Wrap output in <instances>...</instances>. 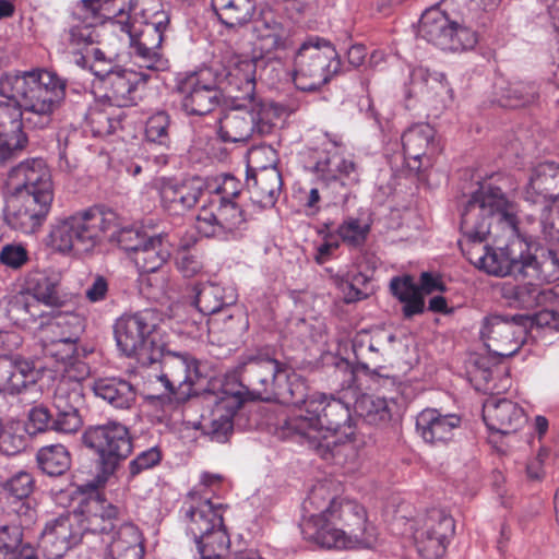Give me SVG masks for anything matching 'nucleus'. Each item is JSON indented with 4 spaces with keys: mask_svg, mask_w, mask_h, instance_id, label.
I'll return each instance as SVG.
<instances>
[{
    "mask_svg": "<svg viewBox=\"0 0 559 559\" xmlns=\"http://www.w3.org/2000/svg\"><path fill=\"white\" fill-rule=\"evenodd\" d=\"M462 419L456 414H442L437 408H426L416 417V432L428 444L442 447L454 440Z\"/></svg>",
    "mask_w": 559,
    "mask_h": 559,
    "instance_id": "bb28decb",
    "label": "nucleus"
},
{
    "mask_svg": "<svg viewBox=\"0 0 559 559\" xmlns=\"http://www.w3.org/2000/svg\"><path fill=\"white\" fill-rule=\"evenodd\" d=\"M168 25L169 15L164 11L155 13L152 22H143L120 8L108 24L109 31L129 46L139 68L153 72L165 71L169 67L159 51Z\"/></svg>",
    "mask_w": 559,
    "mask_h": 559,
    "instance_id": "0eeeda50",
    "label": "nucleus"
},
{
    "mask_svg": "<svg viewBox=\"0 0 559 559\" xmlns=\"http://www.w3.org/2000/svg\"><path fill=\"white\" fill-rule=\"evenodd\" d=\"M341 70L334 46L319 36H309L294 58V83L305 92L317 91Z\"/></svg>",
    "mask_w": 559,
    "mask_h": 559,
    "instance_id": "6e6552de",
    "label": "nucleus"
},
{
    "mask_svg": "<svg viewBox=\"0 0 559 559\" xmlns=\"http://www.w3.org/2000/svg\"><path fill=\"white\" fill-rule=\"evenodd\" d=\"M116 0H83L81 16L84 25H76L70 29V46L73 60L76 53H84L86 49L98 43L97 25H104L109 31V22L114 20L117 8Z\"/></svg>",
    "mask_w": 559,
    "mask_h": 559,
    "instance_id": "aec40b11",
    "label": "nucleus"
},
{
    "mask_svg": "<svg viewBox=\"0 0 559 559\" xmlns=\"http://www.w3.org/2000/svg\"><path fill=\"white\" fill-rule=\"evenodd\" d=\"M276 151L267 145L253 147L249 152L247 187L253 203L261 207H272L283 187L282 175L276 167Z\"/></svg>",
    "mask_w": 559,
    "mask_h": 559,
    "instance_id": "f8f14e48",
    "label": "nucleus"
},
{
    "mask_svg": "<svg viewBox=\"0 0 559 559\" xmlns=\"http://www.w3.org/2000/svg\"><path fill=\"white\" fill-rule=\"evenodd\" d=\"M273 116L271 106L259 98L233 99L231 107L218 121L219 138L224 142L240 143L270 134L274 128Z\"/></svg>",
    "mask_w": 559,
    "mask_h": 559,
    "instance_id": "9d476101",
    "label": "nucleus"
},
{
    "mask_svg": "<svg viewBox=\"0 0 559 559\" xmlns=\"http://www.w3.org/2000/svg\"><path fill=\"white\" fill-rule=\"evenodd\" d=\"M3 488L13 498L22 500L33 492L34 478L29 473L20 471L4 483Z\"/></svg>",
    "mask_w": 559,
    "mask_h": 559,
    "instance_id": "052dcab7",
    "label": "nucleus"
},
{
    "mask_svg": "<svg viewBox=\"0 0 559 559\" xmlns=\"http://www.w3.org/2000/svg\"><path fill=\"white\" fill-rule=\"evenodd\" d=\"M242 400L238 395L221 399L212 409L210 417L203 419L202 428L213 441L225 442L233 432V418L240 408Z\"/></svg>",
    "mask_w": 559,
    "mask_h": 559,
    "instance_id": "72a5a7b5",
    "label": "nucleus"
},
{
    "mask_svg": "<svg viewBox=\"0 0 559 559\" xmlns=\"http://www.w3.org/2000/svg\"><path fill=\"white\" fill-rule=\"evenodd\" d=\"M83 378L81 372L62 374L55 389L52 401L60 400L66 404L80 405L83 400L80 380Z\"/></svg>",
    "mask_w": 559,
    "mask_h": 559,
    "instance_id": "864d4df0",
    "label": "nucleus"
},
{
    "mask_svg": "<svg viewBox=\"0 0 559 559\" xmlns=\"http://www.w3.org/2000/svg\"><path fill=\"white\" fill-rule=\"evenodd\" d=\"M435 134L433 128L427 123L413 126L403 133V151L411 169L419 170L424 160L430 163L437 153Z\"/></svg>",
    "mask_w": 559,
    "mask_h": 559,
    "instance_id": "2f4dec72",
    "label": "nucleus"
},
{
    "mask_svg": "<svg viewBox=\"0 0 559 559\" xmlns=\"http://www.w3.org/2000/svg\"><path fill=\"white\" fill-rule=\"evenodd\" d=\"M27 292L34 297L37 306L43 304L48 307H61L64 297L59 293L58 281L45 273L33 274L27 282Z\"/></svg>",
    "mask_w": 559,
    "mask_h": 559,
    "instance_id": "a18cd8bd",
    "label": "nucleus"
},
{
    "mask_svg": "<svg viewBox=\"0 0 559 559\" xmlns=\"http://www.w3.org/2000/svg\"><path fill=\"white\" fill-rule=\"evenodd\" d=\"M85 328V319L76 312H59L44 329V333L78 341Z\"/></svg>",
    "mask_w": 559,
    "mask_h": 559,
    "instance_id": "de8ad7c7",
    "label": "nucleus"
},
{
    "mask_svg": "<svg viewBox=\"0 0 559 559\" xmlns=\"http://www.w3.org/2000/svg\"><path fill=\"white\" fill-rule=\"evenodd\" d=\"M25 445V439L22 435L15 433L12 428H3L0 431V453L4 455H14Z\"/></svg>",
    "mask_w": 559,
    "mask_h": 559,
    "instance_id": "774afa93",
    "label": "nucleus"
},
{
    "mask_svg": "<svg viewBox=\"0 0 559 559\" xmlns=\"http://www.w3.org/2000/svg\"><path fill=\"white\" fill-rule=\"evenodd\" d=\"M117 226L118 216L114 211L91 207L56 218L50 224L47 246L56 252L80 257L91 253Z\"/></svg>",
    "mask_w": 559,
    "mask_h": 559,
    "instance_id": "423d86ee",
    "label": "nucleus"
},
{
    "mask_svg": "<svg viewBox=\"0 0 559 559\" xmlns=\"http://www.w3.org/2000/svg\"><path fill=\"white\" fill-rule=\"evenodd\" d=\"M51 203L29 193L13 192L8 200L5 221L13 229L32 234L46 221Z\"/></svg>",
    "mask_w": 559,
    "mask_h": 559,
    "instance_id": "393cba45",
    "label": "nucleus"
},
{
    "mask_svg": "<svg viewBox=\"0 0 559 559\" xmlns=\"http://www.w3.org/2000/svg\"><path fill=\"white\" fill-rule=\"evenodd\" d=\"M170 246L166 235L148 236L131 259L141 272L155 273L169 259Z\"/></svg>",
    "mask_w": 559,
    "mask_h": 559,
    "instance_id": "58836bf2",
    "label": "nucleus"
},
{
    "mask_svg": "<svg viewBox=\"0 0 559 559\" xmlns=\"http://www.w3.org/2000/svg\"><path fill=\"white\" fill-rule=\"evenodd\" d=\"M8 186L13 192L53 201L51 171L43 158H28L14 166L8 174Z\"/></svg>",
    "mask_w": 559,
    "mask_h": 559,
    "instance_id": "4be33fe9",
    "label": "nucleus"
},
{
    "mask_svg": "<svg viewBox=\"0 0 559 559\" xmlns=\"http://www.w3.org/2000/svg\"><path fill=\"white\" fill-rule=\"evenodd\" d=\"M317 182L331 201L345 200L348 187L359 182V166L350 156L329 152L313 167Z\"/></svg>",
    "mask_w": 559,
    "mask_h": 559,
    "instance_id": "a211bd4d",
    "label": "nucleus"
},
{
    "mask_svg": "<svg viewBox=\"0 0 559 559\" xmlns=\"http://www.w3.org/2000/svg\"><path fill=\"white\" fill-rule=\"evenodd\" d=\"M453 518L441 509L428 510L415 521L413 533L416 549L424 559H439L454 535Z\"/></svg>",
    "mask_w": 559,
    "mask_h": 559,
    "instance_id": "f3484780",
    "label": "nucleus"
},
{
    "mask_svg": "<svg viewBox=\"0 0 559 559\" xmlns=\"http://www.w3.org/2000/svg\"><path fill=\"white\" fill-rule=\"evenodd\" d=\"M73 513L81 518L82 537L86 533H92L104 534L105 538H108L119 518L120 510L96 497L84 500L78 509L73 510Z\"/></svg>",
    "mask_w": 559,
    "mask_h": 559,
    "instance_id": "7c9ffc66",
    "label": "nucleus"
},
{
    "mask_svg": "<svg viewBox=\"0 0 559 559\" xmlns=\"http://www.w3.org/2000/svg\"><path fill=\"white\" fill-rule=\"evenodd\" d=\"M139 74L127 69H117L105 82L106 97L117 107H128L135 104Z\"/></svg>",
    "mask_w": 559,
    "mask_h": 559,
    "instance_id": "ea45409f",
    "label": "nucleus"
},
{
    "mask_svg": "<svg viewBox=\"0 0 559 559\" xmlns=\"http://www.w3.org/2000/svg\"><path fill=\"white\" fill-rule=\"evenodd\" d=\"M187 530L193 538L204 537L223 524V504H215L210 497H202L198 490H191L185 502Z\"/></svg>",
    "mask_w": 559,
    "mask_h": 559,
    "instance_id": "a878e982",
    "label": "nucleus"
},
{
    "mask_svg": "<svg viewBox=\"0 0 559 559\" xmlns=\"http://www.w3.org/2000/svg\"><path fill=\"white\" fill-rule=\"evenodd\" d=\"M94 394L117 409H130L136 401V390L121 378H100L93 382Z\"/></svg>",
    "mask_w": 559,
    "mask_h": 559,
    "instance_id": "e433bc0d",
    "label": "nucleus"
},
{
    "mask_svg": "<svg viewBox=\"0 0 559 559\" xmlns=\"http://www.w3.org/2000/svg\"><path fill=\"white\" fill-rule=\"evenodd\" d=\"M526 202L539 205L542 210L559 201V165L556 163H542L537 165L530 176L523 190Z\"/></svg>",
    "mask_w": 559,
    "mask_h": 559,
    "instance_id": "cd10ccee",
    "label": "nucleus"
},
{
    "mask_svg": "<svg viewBox=\"0 0 559 559\" xmlns=\"http://www.w3.org/2000/svg\"><path fill=\"white\" fill-rule=\"evenodd\" d=\"M247 219L237 202L207 200L195 219L197 230L204 237L226 240L246 229Z\"/></svg>",
    "mask_w": 559,
    "mask_h": 559,
    "instance_id": "dca6fc26",
    "label": "nucleus"
},
{
    "mask_svg": "<svg viewBox=\"0 0 559 559\" xmlns=\"http://www.w3.org/2000/svg\"><path fill=\"white\" fill-rule=\"evenodd\" d=\"M212 7L219 21L227 27L247 24L255 10L254 0H212Z\"/></svg>",
    "mask_w": 559,
    "mask_h": 559,
    "instance_id": "c03bdc74",
    "label": "nucleus"
},
{
    "mask_svg": "<svg viewBox=\"0 0 559 559\" xmlns=\"http://www.w3.org/2000/svg\"><path fill=\"white\" fill-rule=\"evenodd\" d=\"M28 260V252L22 245L9 243L0 251V262L12 269H20Z\"/></svg>",
    "mask_w": 559,
    "mask_h": 559,
    "instance_id": "e2e57ef3",
    "label": "nucleus"
},
{
    "mask_svg": "<svg viewBox=\"0 0 559 559\" xmlns=\"http://www.w3.org/2000/svg\"><path fill=\"white\" fill-rule=\"evenodd\" d=\"M169 127L170 118L166 112L159 111L152 115L146 121V140L151 143L168 147L170 144Z\"/></svg>",
    "mask_w": 559,
    "mask_h": 559,
    "instance_id": "5fc2aeb1",
    "label": "nucleus"
},
{
    "mask_svg": "<svg viewBox=\"0 0 559 559\" xmlns=\"http://www.w3.org/2000/svg\"><path fill=\"white\" fill-rule=\"evenodd\" d=\"M37 462L41 471L47 475L59 476L69 469L71 456L63 444H50L39 449Z\"/></svg>",
    "mask_w": 559,
    "mask_h": 559,
    "instance_id": "49530a36",
    "label": "nucleus"
},
{
    "mask_svg": "<svg viewBox=\"0 0 559 559\" xmlns=\"http://www.w3.org/2000/svg\"><path fill=\"white\" fill-rule=\"evenodd\" d=\"M537 91L534 84L522 81L512 82L502 94L504 105L520 107L535 100Z\"/></svg>",
    "mask_w": 559,
    "mask_h": 559,
    "instance_id": "6e6d98bb",
    "label": "nucleus"
},
{
    "mask_svg": "<svg viewBox=\"0 0 559 559\" xmlns=\"http://www.w3.org/2000/svg\"><path fill=\"white\" fill-rule=\"evenodd\" d=\"M519 221L516 205L510 202L502 190L484 186L473 193L461 215L462 247L486 241L495 233L514 235Z\"/></svg>",
    "mask_w": 559,
    "mask_h": 559,
    "instance_id": "20e7f679",
    "label": "nucleus"
},
{
    "mask_svg": "<svg viewBox=\"0 0 559 559\" xmlns=\"http://www.w3.org/2000/svg\"><path fill=\"white\" fill-rule=\"evenodd\" d=\"M38 377L33 361L19 355H0V392L20 394L35 384Z\"/></svg>",
    "mask_w": 559,
    "mask_h": 559,
    "instance_id": "c85d7f7f",
    "label": "nucleus"
},
{
    "mask_svg": "<svg viewBox=\"0 0 559 559\" xmlns=\"http://www.w3.org/2000/svg\"><path fill=\"white\" fill-rule=\"evenodd\" d=\"M0 95L14 100L0 103V163H5L25 147L23 128L50 126L64 99L66 82L45 69L5 73L0 78Z\"/></svg>",
    "mask_w": 559,
    "mask_h": 559,
    "instance_id": "f257e3e1",
    "label": "nucleus"
},
{
    "mask_svg": "<svg viewBox=\"0 0 559 559\" xmlns=\"http://www.w3.org/2000/svg\"><path fill=\"white\" fill-rule=\"evenodd\" d=\"M209 200L236 202L239 195L241 183L231 175H223L212 179H205Z\"/></svg>",
    "mask_w": 559,
    "mask_h": 559,
    "instance_id": "3c124183",
    "label": "nucleus"
},
{
    "mask_svg": "<svg viewBox=\"0 0 559 559\" xmlns=\"http://www.w3.org/2000/svg\"><path fill=\"white\" fill-rule=\"evenodd\" d=\"M108 555L105 559H141L144 552L142 534L132 523H123L108 538Z\"/></svg>",
    "mask_w": 559,
    "mask_h": 559,
    "instance_id": "c9c22d12",
    "label": "nucleus"
},
{
    "mask_svg": "<svg viewBox=\"0 0 559 559\" xmlns=\"http://www.w3.org/2000/svg\"><path fill=\"white\" fill-rule=\"evenodd\" d=\"M157 314L145 309L132 314H123L114 325L118 348L126 356H136L144 362H156L162 353L163 343L158 340Z\"/></svg>",
    "mask_w": 559,
    "mask_h": 559,
    "instance_id": "1a4fd4ad",
    "label": "nucleus"
},
{
    "mask_svg": "<svg viewBox=\"0 0 559 559\" xmlns=\"http://www.w3.org/2000/svg\"><path fill=\"white\" fill-rule=\"evenodd\" d=\"M370 227L358 218L349 217L337 228L341 239L350 247H359L365 243Z\"/></svg>",
    "mask_w": 559,
    "mask_h": 559,
    "instance_id": "13d9d810",
    "label": "nucleus"
},
{
    "mask_svg": "<svg viewBox=\"0 0 559 559\" xmlns=\"http://www.w3.org/2000/svg\"><path fill=\"white\" fill-rule=\"evenodd\" d=\"M418 35L443 50L459 51L473 48L476 34L456 22L438 8L426 10L419 21Z\"/></svg>",
    "mask_w": 559,
    "mask_h": 559,
    "instance_id": "2eb2a0df",
    "label": "nucleus"
},
{
    "mask_svg": "<svg viewBox=\"0 0 559 559\" xmlns=\"http://www.w3.org/2000/svg\"><path fill=\"white\" fill-rule=\"evenodd\" d=\"M285 369L286 365L269 356H246L239 365V377L257 397L270 401Z\"/></svg>",
    "mask_w": 559,
    "mask_h": 559,
    "instance_id": "412c9836",
    "label": "nucleus"
},
{
    "mask_svg": "<svg viewBox=\"0 0 559 559\" xmlns=\"http://www.w3.org/2000/svg\"><path fill=\"white\" fill-rule=\"evenodd\" d=\"M540 225L546 238L559 241V203L555 209L550 205L542 210Z\"/></svg>",
    "mask_w": 559,
    "mask_h": 559,
    "instance_id": "69168bd1",
    "label": "nucleus"
},
{
    "mask_svg": "<svg viewBox=\"0 0 559 559\" xmlns=\"http://www.w3.org/2000/svg\"><path fill=\"white\" fill-rule=\"evenodd\" d=\"M287 435H299L309 440L324 460L343 463L354 454L352 415L348 405L333 395L316 392L311 394L306 414H292L282 424Z\"/></svg>",
    "mask_w": 559,
    "mask_h": 559,
    "instance_id": "f03ea898",
    "label": "nucleus"
},
{
    "mask_svg": "<svg viewBox=\"0 0 559 559\" xmlns=\"http://www.w3.org/2000/svg\"><path fill=\"white\" fill-rule=\"evenodd\" d=\"M310 397L311 394H308V385L305 379L286 367L285 377L275 388L272 399L277 400L282 404L295 406L296 411L294 414H300L301 411L306 414Z\"/></svg>",
    "mask_w": 559,
    "mask_h": 559,
    "instance_id": "79ce46f5",
    "label": "nucleus"
},
{
    "mask_svg": "<svg viewBox=\"0 0 559 559\" xmlns=\"http://www.w3.org/2000/svg\"><path fill=\"white\" fill-rule=\"evenodd\" d=\"M323 514H310L304 534L324 548H371L377 543L376 527L368 522L364 506L347 497L329 502Z\"/></svg>",
    "mask_w": 559,
    "mask_h": 559,
    "instance_id": "7ed1b4c3",
    "label": "nucleus"
},
{
    "mask_svg": "<svg viewBox=\"0 0 559 559\" xmlns=\"http://www.w3.org/2000/svg\"><path fill=\"white\" fill-rule=\"evenodd\" d=\"M22 543V530L17 525H7L0 528V550L8 557L19 550Z\"/></svg>",
    "mask_w": 559,
    "mask_h": 559,
    "instance_id": "338daca9",
    "label": "nucleus"
},
{
    "mask_svg": "<svg viewBox=\"0 0 559 559\" xmlns=\"http://www.w3.org/2000/svg\"><path fill=\"white\" fill-rule=\"evenodd\" d=\"M237 300L231 287H224L216 283H205L195 286L194 304L199 311L205 316L214 314L234 305Z\"/></svg>",
    "mask_w": 559,
    "mask_h": 559,
    "instance_id": "a19ab883",
    "label": "nucleus"
},
{
    "mask_svg": "<svg viewBox=\"0 0 559 559\" xmlns=\"http://www.w3.org/2000/svg\"><path fill=\"white\" fill-rule=\"evenodd\" d=\"M525 318L488 316L479 331L480 338L490 353L500 357L513 356L522 346L526 326Z\"/></svg>",
    "mask_w": 559,
    "mask_h": 559,
    "instance_id": "6ab92c4d",
    "label": "nucleus"
},
{
    "mask_svg": "<svg viewBox=\"0 0 559 559\" xmlns=\"http://www.w3.org/2000/svg\"><path fill=\"white\" fill-rule=\"evenodd\" d=\"M86 120L95 136L110 135L121 126L119 116L114 115L111 107L90 109Z\"/></svg>",
    "mask_w": 559,
    "mask_h": 559,
    "instance_id": "603ef678",
    "label": "nucleus"
},
{
    "mask_svg": "<svg viewBox=\"0 0 559 559\" xmlns=\"http://www.w3.org/2000/svg\"><path fill=\"white\" fill-rule=\"evenodd\" d=\"M160 374L158 380L163 383L168 397L185 401L195 394V384L203 378L200 361L189 353H176L165 349L162 345L159 356Z\"/></svg>",
    "mask_w": 559,
    "mask_h": 559,
    "instance_id": "ddd939ff",
    "label": "nucleus"
},
{
    "mask_svg": "<svg viewBox=\"0 0 559 559\" xmlns=\"http://www.w3.org/2000/svg\"><path fill=\"white\" fill-rule=\"evenodd\" d=\"M43 353L45 357L55 359L57 364L62 366V374L81 372V377L87 374L86 366L81 361H75L76 342L70 338L57 337L45 333L41 340ZM59 371V369H57Z\"/></svg>",
    "mask_w": 559,
    "mask_h": 559,
    "instance_id": "4c0bfd02",
    "label": "nucleus"
},
{
    "mask_svg": "<svg viewBox=\"0 0 559 559\" xmlns=\"http://www.w3.org/2000/svg\"><path fill=\"white\" fill-rule=\"evenodd\" d=\"M81 539V518L72 511L46 524L38 546L47 559H60Z\"/></svg>",
    "mask_w": 559,
    "mask_h": 559,
    "instance_id": "5701e85b",
    "label": "nucleus"
},
{
    "mask_svg": "<svg viewBox=\"0 0 559 559\" xmlns=\"http://www.w3.org/2000/svg\"><path fill=\"white\" fill-rule=\"evenodd\" d=\"M334 498H332L329 493V490L325 485L319 484L314 486L307 500L304 503V508L307 511H317L313 514H323L329 507V502L332 501Z\"/></svg>",
    "mask_w": 559,
    "mask_h": 559,
    "instance_id": "0e129e2a",
    "label": "nucleus"
},
{
    "mask_svg": "<svg viewBox=\"0 0 559 559\" xmlns=\"http://www.w3.org/2000/svg\"><path fill=\"white\" fill-rule=\"evenodd\" d=\"M163 209L170 214H182L191 210L206 192V181L192 177L182 181L160 177L154 182Z\"/></svg>",
    "mask_w": 559,
    "mask_h": 559,
    "instance_id": "b1692460",
    "label": "nucleus"
},
{
    "mask_svg": "<svg viewBox=\"0 0 559 559\" xmlns=\"http://www.w3.org/2000/svg\"><path fill=\"white\" fill-rule=\"evenodd\" d=\"M355 407L358 415L371 425L386 423L391 418V409L384 397L362 395Z\"/></svg>",
    "mask_w": 559,
    "mask_h": 559,
    "instance_id": "09e8293b",
    "label": "nucleus"
},
{
    "mask_svg": "<svg viewBox=\"0 0 559 559\" xmlns=\"http://www.w3.org/2000/svg\"><path fill=\"white\" fill-rule=\"evenodd\" d=\"M119 226L120 224L118 223V226L109 230L108 234L118 242L122 250L130 253V257L134 255L148 236L138 229L131 227L119 228Z\"/></svg>",
    "mask_w": 559,
    "mask_h": 559,
    "instance_id": "bf43d9fd",
    "label": "nucleus"
},
{
    "mask_svg": "<svg viewBox=\"0 0 559 559\" xmlns=\"http://www.w3.org/2000/svg\"><path fill=\"white\" fill-rule=\"evenodd\" d=\"M493 237L506 238L507 243L497 249L479 241L468 247H462L463 254L471 264L485 273L498 277L508 275H522L535 280H546L544 271L545 261L531 253L527 242L521 238L519 227L514 235L495 233Z\"/></svg>",
    "mask_w": 559,
    "mask_h": 559,
    "instance_id": "39448f33",
    "label": "nucleus"
},
{
    "mask_svg": "<svg viewBox=\"0 0 559 559\" xmlns=\"http://www.w3.org/2000/svg\"><path fill=\"white\" fill-rule=\"evenodd\" d=\"M545 292L537 285L526 283L523 285L512 286L506 290L507 298L514 299L523 308H533L544 301Z\"/></svg>",
    "mask_w": 559,
    "mask_h": 559,
    "instance_id": "4d7b16f0",
    "label": "nucleus"
},
{
    "mask_svg": "<svg viewBox=\"0 0 559 559\" xmlns=\"http://www.w3.org/2000/svg\"><path fill=\"white\" fill-rule=\"evenodd\" d=\"M483 418L490 431L501 435L518 431L526 421L524 411L516 403L495 396L484 403Z\"/></svg>",
    "mask_w": 559,
    "mask_h": 559,
    "instance_id": "c756f323",
    "label": "nucleus"
},
{
    "mask_svg": "<svg viewBox=\"0 0 559 559\" xmlns=\"http://www.w3.org/2000/svg\"><path fill=\"white\" fill-rule=\"evenodd\" d=\"M83 444L98 457L105 474H112L132 452V438L127 426L109 421L87 427L82 435Z\"/></svg>",
    "mask_w": 559,
    "mask_h": 559,
    "instance_id": "9b49d317",
    "label": "nucleus"
},
{
    "mask_svg": "<svg viewBox=\"0 0 559 559\" xmlns=\"http://www.w3.org/2000/svg\"><path fill=\"white\" fill-rule=\"evenodd\" d=\"M257 58H248L237 53H230L225 57V78L229 86L236 90V94L231 95V98L235 99V102L240 100V98H257Z\"/></svg>",
    "mask_w": 559,
    "mask_h": 559,
    "instance_id": "473e14b6",
    "label": "nucleus"
},
{
    "mask_svg": "<svg viewBox=\"0 0 559 559\" xmlns=\"http://www.w3.org/2000/svg\"><path fill=\"white\" fill-rule=\"evenodd\" d=\"M194 540L202 559H221L230 543L225 526L211 531L204 537H198Z\"/></svg>",
    "mask_w": 559,
    "mask_h": 559,
    "instance_id": "8fccbe9b",
    "label": "nucleus"
},
{
    "mask_svg": "<svg viewBox=\"0 0 559 559\" xmlns=\"http://www.w3.org/2000/svg\"><path fill=\"white\" fill-rule=\"evenodd\" d=\"M177 91L181 96L182 110L190 116L211 114L224 100L223 92L210 69L186 74L178 80Z\"/></svg>",
    "mask_w": 559,
    "mask_h": 559,
    "instance_id": "4468645a",
    "label": "nucleus"
},
{
    "mask_svg": "<svg viewBox=\"0 0 559 559\" xmlns=\"http://www.w3.org/2000/svg\"><path fill=\"white\" fill-rule=\"evenodd\" d=\"M395 340V335L383 330L373 333L360 332L353 340V352L357 364L362 369L379 366L386 347Z\"/></svg>",
    "mask_w": 559,
    "mask_h": 559,
    "instance_id": "f704fd0d",
    "label": "nucleus"
},
{
    "mask_svg": "<svg viewBox=\"0 0 559 559\" xmlns=\"http://www.w3.org/2000/svg\"><path fill=\"white\" fill-rule=\"evenodd\" d=\"M391 293L403 304L406 318L419 314L425 309L424 296L411 275L393 277L390 283Z\"/></svg>",
    "mask_w": 559,
    "mask_h": 559,
    "instance_id": "37998d69",
    "label": "nucleus"
},
{
    "mask_svg": "<svg viewBox=\"0 0 559 559\" xmlns=\"http://www.w3.org/2000/svg\"><path fill=\"white\" fill-rule=\"evenodd\" d=\"M160 459V452L155 447L142 451L129 463L128 478L132 479L142 472L153 468L159 463Z\"/></svg>",
    "mask_w": 559,
    "mask_h": 559,
    "instance_id": "680f3d73",
    "label": "nucleus"
}]
</instances>
